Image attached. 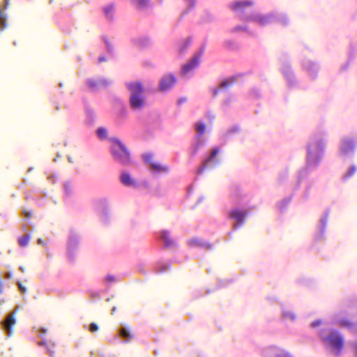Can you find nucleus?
Segmentation results:
<instances>
[{
    "label": "nucleus",
    "mask_w": 357,
    "mask_h": 357,
    "mask_svg": "<svg viewBox=\"0 0 357 357\" xmlns=\"http://www.w3.org/2000/svg\"><path fill=\"white\" fill-rule=\"evenodd\" d=\"M130 92V104L134 109H141L144 106V89L141 82H135L126 84Z\"/></svg>",
    "instance_id": "nucleus-1"
},
{
    "label": "nucleus",
    "mask_w": 357,
    "mask_h": 357,
    "mask_svg": "<svg viewBox=\"0 0 357 357\" xmlns=\"http://www.w3.org/2000/svg\"><path fill=\"white\" fill-rule=\"evenodd\" d=\"M111 153L114 158L122 165L130 163V155L127 147L118 139L112 140Z\"/></svg>",
    "instance_id": "nucleus-2"
},
{
    "label": "nucleus",
    "mask_w": 357,
    "mask_h": 357,
    "mask_svg": "<svg viewBox=\"0 0 357 357\" xmlns=\"http://www.w3.org/2000/svg\"><path fill=\"white\" fill-rule=\"evenodd\" d=\"M324 343L331 347L336 356H340L344 347V338L337 331H332L329 335L324 338Z\"/></svg>",
    "instance_id": "nucleus-3"
},
{
    "label": "nucleus",
    "mask_w": 357,
    "mask_h": 357,
    "mask_svg": "<svg viewBox=\"0 0 357 357\" xmlns=\"http://www.w3.org/2000/svg\"><path fill=\"white\" fill-rule=\"evenodd\" d=\"M254 5V2L251 0L245 1H236L231 3L229 5L230 9H231L236 13H238L243 17V13H245L246 9L252 7Z\"/></svg>",
    "instance_id": "nucleus-4"
},
{
    "label": "nucleus",
    "mask_w": 357,
    "mask_h": 357,
    "mask_svg": "<svg viewBox=\"0 0 357 357\" xmlns=\"http://www.w3.org/2000/svg\"><path fill=\"white\" fill-rule=\"evenodd\" d=\"M356 147V142L352 138L346 137L342 139L341 144V153L348 155L353 152Z\"/></svg>",
    "instance_id": "nucleus-5"
},
{
    "label": "nucleus",
    "mask_w": 357,
    "mask_h": 357,
    "mask_svg": "<svg viewBox=\"0 0 357 357\" xmlns=\"http://www.w3.org/2000/svg\"><path fill=\"white\" fill-rule=\"evenodd\" d=\"M272 16L270 15H263L261 14H257L255 15H250L243 17V20L245 21H252L255 22L259 25L264 26L271 22Z\"/></svg>",
    "instance_id": "nucleus-6"
},
{
    "label": "nucleus",
    "mask_w": 357,
    "mask_h": 357,
    "mask_svg": "<svg viewBox=\"0 0 357 357\" xmlns=\"http://www.w3.org/2000/svg\"><path fill=\"white\" fill-rule=\"evenodd\" d=\"M176 82V78L172 75L163 77L160 82V90L165 91L173 86Z\"/></svg>",
    "instance_id": "nucleus-7"
},
{
    "label": "nucleus",
    "mask_w": 357,
    "mask_h": 357,
    "mask_svg": "<svg viewBox=\"0 0 357 357\" xmlns=\"http://www.w3.org/2000/svg\"><path fill=\"white\" fill-rule=\"evenodd\" d=\"M202 53V52L199 54L195 55L188 63L183 65L182 68L183 74H187L199 65V59Z\"/></svg>",
    "instance_id": "nucleus-8"
},
{
    "label": "nucleus",
    "mask_w": 357,
    "mask_h": 357,
    "mask_svg": "<svg viewBox=\"0 0 357 357\" xmlns=\"http://www.w3.org/2000/svg\"><path fill=\"white\" fill-rule=\"evenodd\" d=\"M15 323V312H13L7 316L5 321L3 322L4 329L6 331L8 335H11L13 327Z\"/></svg>",
    "instance_id": "nucleus-9"
},
{
    "label": "nucleus",
    "mask_w": 357,
    "mask_h": 357,
    "mask_svg": "<svg viewBox=\"0 0 357 357\" xmlns=\"http://www.w3.org/2000/svg\"><path fill=\"white\" fill-rule=\"evenodd\" d=\"M246 215L247 212L240 211L238 209L232 210L229 213V217L232 219L236 220V222L239 225L243 223Z\"/></svg>",
    "instance_id": "nucleus-10"
},
{
    "label": "nucleus",
    "mask_w": 357,
    "mask_h": 357,
    "mask_svg": "<svg viewBox=\"0 0 357 357\" xmlns=\"http://www.w3.org/2000/svg\"><path fill=\"white\" fill-rule=\"evenodd\" d=\"M87 84L91 89H96L102 86H107L110 82L105 79H89Z\"/></svg>",
    "instance_id": "nucleus-11"
},
{
    "label": "nucleus",
    "mask_w": 357,
    "mask_h": 357,
    "mask_svg": "<svg viewBox=\"0 0 357 357\" xmlns=\"http://www.w3.org/2000/svg\"><path fill=\"white\" fill-rule=\"evenodd\" d=\"M218 153H219L218 148L213 149L211 151L210 156L206 160H204V162L202 165V167L198 170V172L202 173L204 171V169L206 168L208 163L213 161V160L218 154Z\"/></svg>",
    "instance_id": "nucleus-12"
},
{
    "label": "nucleus",
    "mask_w": 357,
    "mask_h": 357,
    "mask_svg": "<svg viewBox=\"0 0 357 357\" xmlns=\"http://www.w3.org/2000/svg\"><path fill=\"white\" fill-rule=\"evenodd\" d=\"M152 169L158 173H165L169 171V167L158 162H153L151 165Z\"/></svg>",
    "instance_id": "nucleus-13"
},
{
    "label": "nucleus",
    "mask_w": 357,
    "mask_h": 357,
    "mask_svg": "<svg viewBox=\"0 0 357 357\" xmlns=\"http://www.w3.org/2000/svg\"><path fill=\"white\" fill-rule=\"evenodd\" d=\"M121 181L122 183L126 186H131L135 185V181L131 178L130 175L128 173H123L121 174Z\"/></svg>",
    "instance_id": "nucleus-14"
},
{
    "label": "nucleus",
    "mask_w": 357,
    "mask_h": 357,
    "mask_svg": "<svg viewBox=\"0 0 357 357\" xmlns=\"http://www.w3.org/2000/svg\"><path fill=\"white\" fill-rule=\"evenodd\" d=\"M161 238L164 241V243H165V246L170 247V246L173 245L174 242L171 239L169 234L167 231H162Z\"/></svg>",
    "instance_id": "nucleus-15"
},
{
    "label": "nucleus",
    "mask_w": 357,
    "mask_h": 357,
    "mask_svg": "<svg viewBox=\"0 0 357 357\" xmlns=\"http://www.w3.org/2000/svg\"><path fill=\"white\" fill-rule=\"evenodd\" d=\"M338 326L351 329L354 326V324L349 319L344 318L338 321Z\"/></svg>",
    "instance_id": "nucleus-16"
},
{
    "label": "nucleus",
    "mask_w": 357,
    "mask_h": 357,
    "mask_svg": "<svg viewBox=\"0 0 357 357\" xmlns=\"http://www.w3.org/2000/svg\"><path fill=\"white\" fill-rule=\"evenodd\" d=\"M30 240V236L29 234L20 237L18 240L19 244L22 247H25L28 245Z\"/></svg>",
    "instance_id": "nucleus-17"
},
{
    "label": "nucleus",
    "mask_w": 357,
    "mask_h": 357,
    "mask_svg": "<svg viewBox=\"0 0 357 357\" xmlns=\"http://www.w3.org/2000/svg\"><path fill=\"white\" fill-rule=\"evenodd\" d=\"M196 130L199 133V135H202L204 133L206 130V125L203 123H197L195 126Z\"/></svg>",
    "instance_id": "nucleus-18"
},
{
    "label": "nucleus",
    "mask_w": 357,
    "mask_h": 357,
    "mask_svg": "<svg viewBox=\"0 0 357 357\" xmlns=\"http://www.w3.org/2000/svg\"><path fill=\"white\" fill-rule=\"evenodd\" d=\"M104 11L107 17L112 19V13L114 11V6L112 5L107 6L105 8Z\"/></svg>",
    "instance_id": "nucleus-19"
},
{
    "label": "nucleus",
    "mask_w": 357,
    "mask_h": 357,
    "mask_svg": "<svg viewBox=\"0 0 357 357\" xmlns=\"http://www.w3.org/2000/svg\"><path fill=\"white\" fill-rule=\"evenodd\" d=\"M120 335L123 337L126 338L127 341L130 340L132 337V335L129 333L128 330L126 328H122L120 331Z\"/></svg>",
    "instance_id": "nucleus-20"
},
{
    "label": "nucleus",
    "mask_w": 357,
    "mask_h": 357,
    "mask_svg": "<svg viewBox=\"0 0 357 357\" xmlns=\"http://www.w3.org/2000/svg\"><path fill=\"white\" fill-rule=\"evenodd\" d=\"M135 3L139 9H142L147 6L148 0H135Z\"/></svg>",
    "instance_id": "nucleus-21"
},
{
    "label": "nucleus",
    "mask_w": 357,
    "mask_h": 357,
    "mask_svg": "<svg viewBox=\"0 0 357 357\" xmlns=\"http://www.w3.org/2000/svg\"><path fill=\"white\" fill-rule=\"evenodd\" d=\"M356 172V167L354 166H352L349 169L348 172L344 175L343 178L344 179H346V178L353 176Z\"/></svg>",
    "instance_id": "nucleus-22"
},
{
    "label": "nucleus",
    "mask_w": 357,
    "mask_h": 357,
    "mask_svg": "<svg viewBox=\"0 0 357 357\" xmlns=\"http://www.w3.org/2000/svg\"><path fill=\"white\" fill-rule=\"evenodd\" d=\"M234 83V79H231L230 80L226 79L221 82L220 87L221 88H226L229 86H231Z\"/></svg>",
    "instance_id": "nucleus-23"
},
{
    "label": "nucleus",
    "mask_w": 357,
    "mask_h": 357,
    "mask_svg": "<svg viewBox=\"0 0 357 357\" xmlns=\"http://www.w3.org/2000/svg\"><path fill=\"white\" fill-rule=\"evenodd\" d=\"M189 244L192 246H202L203 243L197 238L191 239L189 241Z\"/></svg>",
    "instance_id": "nucleus-24"
},
{
    "label": "nucleus",
    "mask_w": 357,
    "mask_h": 357,
    "mask_svg": "<svg viewBox=\"0 0 357 357\" xmlns=\"http://www.w3.org/2000/svg\"><path fill=\"white\" fill-rule=\"evenodd\" d=\"M97 133L100 138H105L107 135V130L103 128H100L98 129Z\"/></svg>",
    "instance_id": "nucleus-25"
},
{
    "label": "nucleus",
    "mask_w": 357,
    "mask_h": 357,
    "mask_svg": "<svg viewBox=\"0 0 357 357\" xmlns=\"http://www.w3.org/2000/svg\"><path fill=\"white\" fill-rule=\"evenodd\" d=\"M144 159L146 162L150 163L151 165V162H153V155L151 153H147L144 155Z\"/></svg>",
    "instance_id": "nucleus-26"
},
{
    "label": "nucleus",
    "mask_w": 357,
    "mask_h": 357,
    "mask_svg": "<svg viewBox=\"0 0 357 357\" xmlns=\"http://www.w3.org/2000/svg\"><path fill=\"white\" fill-rule=\"evenodd\" d=\"M98 326L96 323H92L90 324L89 327V330L91 333H95L98 330Z\"/></svg>",
    "instance_id": "nucleus-27"
},
{
    "label": "nucleus",
    "mask_w": 357,
    "mask_h": 357,
    "mask_svg": "<svg viewBox=\"0 0 357 357\" xmlns=\"http://www.w3.org/2000/svg\"><path fill=\"white\" fill-rule=\"evenodd\" d=\"M17 286L22 293L24 294L26 292V287L23 285V284L21 282H17Z\"/></svg>",
    "instance_id": "nucleus-28"
},
{
    "label": "nucleus",
    "mask_w": 357,
    "mask_h": 357,
    "mask_svg": "<svg viewBox=\"0 0 357 357\" xmlns=\"http://www.w3.org/2000/svg\"><path fill=\"white\" fill-rule=\"evenodd\" d=\"M105 280L108 282H115L116 279L114 276L108 275L106 276Z\"/></svg>",
    "instance_id": "nucleus-29"
},
{
    "label": "nucleus",
    "mask_w": 357,
    "mask_h": 357,
    "mask_svg": "<svg viewBox=\"0 0 357 357\" xmlns=\"http://www.w3.org/2000/svg\"><path fill=\"white\" fill-rule=\"evenodd\" d=\"M23 213L24 215V216L26 218H29L31 217V211H27L26 209H24L23 211Z\"/></svg>",
    "instance_id": "nucleus-30"
},
{
    "label": "nucleus",
    "mask_w": 357,
    "mask_h": 357,
    "mask_svg": "<svg viewBox=\"0 0 357 357\" xmlns=\"http://www.w3.org/2000/svg\"><path fill=\"white\" fill-rule=\"evenodd\" d=\"M321 324V321L320 320H317L311 323L312 327H317L319 326Z\"/></svg>",
    "instance_id": "nucleus-31"
},
{
    "label": "nucleus",
    "mask_w": 357,
    "mask_h": 357,
    "mask_svg": "<svg viewBox=\"0 0 357 357\" xmlns=\"http://www.w3.org/2000/svg\"><path fill=\"white\" fill-rule=\"evenodd\" d=\"M247 30H248V27L247 26H245V27L236 26L234 29V31H247Z\"/></svg>",
    "instance_id": "nucleus-32"
},
{
    "label": "nucleus",
    "mask_w": 357,
    "mask_h": 357,
    "mask_svg": "<svg viewBox=\"0 0 357 357\" xmlns=\"http://www.w3.org/2000/svg\"><path fill=\"white\" fill-rule=\"evenodd\" d=\"M47 351L50 353V354L51 356H52L54 354V347L53 346H51V348H47Z\"/></svg>",
    "instance_id": "nucleus-33"
},
{
    "label": "nucleus",
    "mask_w": 357,
    "mask_h": 357,
    "mask_svg": "<svg viewBox=\"0 0 357 357\" xmlns=\"http://www.w3.org/2000/svg\"><path fill=\"white\" fill-rule=\"evenodd\" d=\"M91 296H92V298H99L100 297L99 294L98 292H93L91 294Z\"/></svg>",
    "instance_id": "nucleus-34"
},
{
    "label": "nucleus",
    "mask_w": 357,
    "mask_h": 357,
    "mask_svg": "<svg viewBox=\"0 0 357 357\" xmlns=\"http://www.w3.org/2000/svg\"><path fill=\"white\" fill-rule=\"evenodd\" d=\"M106 59L104 56H100L99 59H98V61L99 62H103L105 61Z\"/></svg>",
    "instance_id": "nucleus-35"
},
{
    "label": "nucleus",
    "mask_w": 357,
    "mask_h": 357,
    "mask_svg": "<svg viewBox=\"0 0 357 357\" xmlns=\"http://www.w3.org/2000/svg\"><path fill=\"white\" fill-rule=\"evenodd\" d=\"M38 244H40V245H43V244H44V243H45V242H44V241H43V239L39 238V239L38 240Z\"/></svg>",
    "instance_id": "nucleus-36"
},
{
    "label": "nucleus",
    "mask_w": 357,
    "mask_h": 357,
    "mask_svg": "<svg viewBox=\"0 0 357 357\" xmlns=\"http://www.w3.org/2000/svg\"><path fill=\"white\" fill-rule=\"evenodd\" d=\"M218 93H219V89H215L213 90V95L214 96H217L218 94Z\"/></svg>",
    "instance_id": "nucleus-37"
},
{
    "label": "nucleus",
    "mask_w": 357,
    "mask_h": 357,
    "mask_svg": "<svg viewBox=\"0 0 357 357\" xmlns=\"http://www.w3.org/2000/svg\"><path fill=\"white\" fill-rule=\"evenodd\" d=\"M317 146H319V148L320 149H322L323 148V144L321 142H317Z\"/></svg>",
    "instance_id": "nucleus-38"
},
{
    "label": "nucleus",
    "mask_w": 357,
    "mask_h": 357,
    "mask_svg": "<svg viewBox=\"0 0 357 357\" xmlns=\"http://www.w3.org/2000/svg\"><path fill=\"white\" fill-rule=\"evenodd\" d=\"M45 344H46V343H45V342H43V341H41V342H38V345H40V346H43V345H45Z\"/></svg>",
    "instance_id": "nucleus-39"
},
{
    "label": "nucleus",
    "mask_w": 357,
    "mask_h": 357,
    "mask_svg": "<svg viewBox=\"0 0 357 357\" xmlns=\"http://www.w3.org/2000/svg\"><path fill=\"white\" fill-rule=\"evenodd\" d=\"M115 311H116V307H114L112 310V314H114Z\"/></svg>",
    "instance_id": "nucleus-40"
},
{
    "label": "nucleus",
    "mask_w": 357,
    "mask_h": 357,
    "mask_svg": "<svg viewBox=\"0 0 357 357\" xmlns=\"http://www.w3.org/2000/svg\"><path fill=\"white\" fill-rule=\"evenodd\" d=\"M311 147H312V145H310V146H308L309 153H310V149H311Z\"/></svg>",
    "instance_id": "nucleus-41"
},
{
    "label": "nucleus",
    "mask_w": 357,
    "mask_h": 357,
    "mask_svg": "<svg viewBox=\"0 0 357 357\" xmlns=\"http://www.w3.org/2000/svg\"><path fill=\"white\" fill-rule=\"evenodd\" d=\"M20 271H21L22 272H24V268H23V267H20Z\"/></svg>",
    "instance_id": "nucleus-42"
},
{
    "label": "nucleus",
    "mask_w": 357,
    "mask_h": 357,
    "mask_svg": "<svg viewBox=\"0 0 357 357\" xmlns=\"http://www.w3.org/2000/svg\"><path fill=\"white\" fill-rule=\"evenodd\" d=\"M107 48L109 50L110 49V45L109 43H107Z\"/></svg>",
    "instance_id": "nucleus-43"
}]
</instances>
